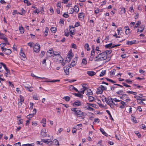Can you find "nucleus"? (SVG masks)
<instances>
[{"label":"nucleus","mask_w":146,"mask_h":146,"mask_svg":"<svg viewBox=\"0 0 146 146\" xmlns=\"http://www.w3.org/2000/svg\"><path fill=\"white\" fill-rule=\"evenodd\" d=\"M107 57V55L105 52H102L98 54L95 58V61H100L105 60Z\"/></svg>","instance_id":"nucleus-1"},{"label":"nucleus","mask_w":146,"mask_h":146,"mask_svg":"<svg viewBox=\"0 0 146 146\" xmlns=\"http://www.w3.org/2000/svg\"><path fill=\"white\" fill-rule=\"evenodd\" d=\"M71 110L75 113L79 117L84 116L86 113L83 112L80 110H77L76 108H72Z\"/></svg>","instance_id":"nucleus-2"},{"label":"nucleus","mask_w":146,"mask_h":146,"mask_svg":"<svg viewBox=\"0 0 146 146\" xmlns=\"http://www.w3.org/2000/svg\"><path fill=\"white\" fill-rule=\"evenodd\" d=\"M119 97L121 99L125 101L126 102H129L131 101L128 95L126 94H123L122 96H119Z\"/></svg>","instance_id":"nucleus-3"},{"label":"nucleus","mask_w":146,"mask_h":146,"mask_svg":"<svg viewBox=\"0 0 146 146\" xmlns=\"http://www.w3.org/2000/svg\"><path fill=\"white\" fill-rule=\"evenodd\" d=\"M104 99L106 103L108 105H110V104L111 105V104L116 105L113 102L112 99L111 97H109L107 98H105Z\"/></svg>","instance_id":"nucleus-4"},{"label":"nucleus","mask_w":146,"mask_h":146,"mask_svg":"<svg viewBox=\"0 0 146 146\" xmlns=\"http://www.w3.org/2000/svg\"><path fill=\"white\" fill-rule=\"evenodd\" d=\"M40 46L39 44L36 43L33 46L34 51L36 52H38L40 50Z\"/></svg>","instance_id":"nucleus-5"},{"label":"nucleus","mask_w":146,"mask_h":146,"mask_svg":"<svg viewBox=\"0 0 146 146\" xmlns=\"http://www.w3.org/2000/svg\"><path fill=\"white\" fill-rule=\"evenodd\" d=\"M54 61L59 63H61L62 61H63V59L60 55H59L57 56H55V58H53Z\"/></svg>","instance_id":"nucleus-6"},{"label":"nucleus","mask_w":146,"mask_h":146,"mask_svg":"<svg viewBox=\"0 0 146 146\" xmlns=\"http://www.w3.org/2000/svg\"><path fill=\"white\" fill-rule=\"evenodd\" d=\"M3 48L4 46H1V49L5 54L9 55L11 53V50L7 48Z\"/></svg>","instance_id":"nucleus-7"},{"label":"nucleus","mask_w":146,"mask_h":146,"mask_svg":"<svg viewBox=\"0 0 146 146\" xmlns=\"http://www.w3.org/2000/svg\"><path fill=\"white\" fill-rule=\"evenodd\" d=\"M120 44H116V45H114L113 46L112 44L111 43L109 44H107L105 45V47L106 48H114L115 47L118 46H120Z\"/></svg>","instance_id":"nucleus-8"},{"label":"nucleus","mask_w":146,"mask_h":146,"mask_svg":"<svg viewBox=\"0 0 146 146\" xmlns=\"http://www.w3.org/2000/svg\"><path fill=\"white\" fill-rule=\"evenodd\" d=\"M73 55L72 54L71 52H70V51L69 52V53L68 55L66 61H68V62H69L71 58H72Z\"/></svg>","instance_id":"nucleus-9"},{"label":"nucleus","mask_w":146,"mask_h":146,"mask_svg":"<svg viewBox=\"0 0 146 146\" xmlns=\"http://www.w3.org/2000/svg\"><path fill=\"white\" fill-rule=\"evenodd\" d=\"M20 55L21 56V58L22 60H26V58L24 52H23V51L22 49H21L20 50Z\"/></svg>","instance_id":"nucleus-10"},{"label":"nucleus","mask_w":146,"mask_h":146,"mask_svg":"<svg viewBox=\"0 0 146 146\" xmlns=\"http://www.w3.org/2000/svg\"><path fill=\"white\" fill-rule=\"evenodd\" d=\"M75 29L74 27H73V26H70L69 31L70 34L74 35L75 34Z\"/></svg>","instance_id":"nucleus-11"},{"label":"nucleus","mask_w":146,"mask_h":146,"mask_svg":"<svg viewBox=\"0 0 146 146\" xmlns=\"http://www.w3.org/2000/svg\"><path fill=\"white\" fill-rule=\"evenodd\" d=\"M86 85L85 84H82V86L83 87V88L81 89V91L80 92H80V93L82 94H83L84 93V91L86 90L87 89V88L85 86V85Z\"/></svg>","instance_id":"nucleus-12"},{"label":"nucleus","mask_w":146,"mask_h":146,"mask_svg":"<svg viewBox=\"0 0 146 146\" xmlns=\"http://www.w3.org/2000/svg\"><path fill=\"white\" fill-rule=\"evenodd\" d=\"M82 104L81 102L79 100H76L75 101L73 104V106H81Z\"/></svg>","instance_id":"nucleus-13"},{"label":"nucleus","mask_w":146,"mask_h":146,"mask_svg":"<svg viewBox=\"0 0 146 146\" xmlns=\"http://www.w3.org/2000/svg\"><path fill=\"white\" fill-rule=\"evenodd\" d=\"M3 67L7 72L5 73V75L7 77L10 74V70L8 69L6 65H4Z\"/></svg>","instance_id":"nucleus-14"},{"label":"nucleus","mask_w":146,"mask_h":146,"mask_svg":"<svg viewBox=\"0 0 146 146\" xmlns=\"http://www.w3.org/2000/svg\"><path fill=\"white\" fill-rule=\"evenodd\" d=\"M69 68L70 67H69V66H66L64 67L63 69L64 72L66 75H68L69 73Z\"/></svg>","instance_id":"nucleus-15"},{"label":"nucleus","mask_w":146,"mask_h":146,"mask_svg":"<svg viewBox=\"0 0 146 146\" xmlns=\"http://www.w3.org/2000/svg\"><path fill=\"white\" fill-rule=\"evenodd\" d=\"M47 132L45 129H43L41 131V135L43 137H46L47 136Z\"/></svg>","instance_id":"nucleus-16"},{"label":"nucleus","mask_w":146,"mask_h":146,"mask_svg":"<svg viewBox=\"0 0 146 146\" xmlns=\"http://www.w3.org/2000/svg\"><path fill=\"white\" fill-rule=\"evenodd\" d=\"M145 26L144 25H142L139 27L137 29V32H142L144 29Z\"/></svg>","instance_id":"nucleus-17"},{"label":"nucleus","mask_w":146,"mask_h":146,"mask_svg":"<svg viewBox=\"0 0 146 146\" xmlns=\"http://www.w3.org/2000/svg\"><path fill=\"white\" fill-rule=\"evenodd\" d=\"M138 43V42L137 41H136L135 40H134L131 41H127L126 43L127 44L131 45L132 44L137 43Z\"/></svg>","instance_id":"nucleus-18"},{"label":"nucleus","mask_w":146,"mask_h":146,"mask_svg":"<svg viewBox=\"0 0 146 146\" xmlns=\"http://www.w3.org/2000/svg\"><path fill=\"white\" fill-rule=\"evenodd\" d=\"M95 54V50L94 49V48H92V51L91 52V56L92 57L91 58H90V60H92V58L94 57V56Z\"/></svg>","instance_id":"nucleus-19"},{"label":"nucleus","mask_w":146,"mask_h":146,"mask_svg":"<svg viewBox=\"0 0 146 146\" xmlns=\"http://www.w3.org/2000/svg\"><path fill=\"white\" fill-rule=\"evenodd\" d=\"M103 91L102 89L100 87H99L97 88V91L96 92V94H101L103 93Z\"/></svg>","instance_id":"nucleus-20"},{"label":"nucleus","mask_w":146,"mask_h":146,"mask_svg":"<svg viewBox=\"0 0 146 146\" xmlns=\"http://www.w3.org/2000/svg\"><path fill=\"white\" fill-rule=\"evenodd\" d=\"M87 74L90 76H93L96 74V73L93 71H88Z\"/></svg>","instance_id":"nucleus-21"},{"label":"nucleus","mask_w":146,"mask_h":146,"mask_svg":"<svg viewBox=\"0 0 146 146\" xmlns=\"http://www.w3.org/2000/svg\"><path fill=\"white\" fill-rule=\"evenodd\" d=\"M87 91L86 93V94L87 95H92L93 94V92H92L91 90L90 89H88L87 88L86 90Z\"/></svg>","instance_id":"nucleus-22"},{"label":"nucleus","mask_w":146,"mask_h":146,"mask_svg":"<svg viewBox=\"0 0 146 146\" xmlns=\"http://www.w3.org/2000/svg\"><path fill=\"white\" fill-rule=\"evenodd\" d=\"M25 88L26 90L29 92H32L33 91L32 87L30 86H25Z\"/></svg>","instance_id":"nucleus-23"},{"label":"nucleus","mask_w":146,"mask_h":146,"mask_svg":"<svg viewBox=\"0 0 146 146\" xmlns=\"http://www.w3.org/2000/svg\"><path fill=\"white\" fill-rule=\"evenodd\" d=\"M87 63L86 58H84L82 60L81 64L82 65H86Z\"/></svg>","instance_id":"nucleus-24"},{"label":"nucleus","mask_w":146,"mask_h":146,"mask_svg":"<svg viewBox=\"0 0 146 146\" xmlns=\"http://www.w3.org/2000/svg\"><path fill=\"white\" fill-rule=\"evenodd\" d=\"M0 38L1 39H3L6 43L8 42L7 38L5 37L4 35L3 34L1 35V36L0 37Z\"/></svg>","instance_id":"nucleus-25"},{"label":"nucleus","mask_w":146,"mask_h":146,"mask_svg":"<svg viewBox=\"0 0 146 146\" xmlns=\"http://www.w3.org/2000/svg\"><path fill=\"white\" fill-rule=\"evenodd\" d=\"M70 89L72 90H74L77 92H79L78 90L72 85L70 86L69 87Z\"/></svg>","instance_id":"nucleus-26"},{"label":"nucleus","mask_w":146,"mask_h":146,"mask_svg":"<svg viewBox=\"0 0 146 146\" xmlns=\"http://www.w3.org/2000/svg\"><path fill=\"white\" fill-rule=\"evenodd\" d=\"M120 104H121V105L120 106L119 108H124L125 107V102L123 101H121Z\"/></svg>","instance_id":"nucleus-27"},{"label":"nucleus","mask_w":146,"mask_h":146,"mask_svg":"<svg viewBox=\"0 0 146 146\" xmlns=\"http://www.w3.org/2000/svg\"><path fill=\"white\" fill-rule=\"evenodd\" d=\"M131 119L133 122H134L135 123H137V122L135 119V117L133 115H131Z\"/></svg>","instance_id":"nucleus-28"},{"label":"nucleus","mask_w":146,"mask_h":146,"mask_svg":"<svg viewBox=\"0 0 146 146\" xmlns=\"http://www.w3.org/2000/svg\"><path fill=\"white\" fill-rule=\"evenodd\" d=\"M76 62L75 61H73L71 62V64L69 65V67L70 68H71L72 67L74 66H75L76 64Z\"/></svg>","instance_id":"nucleus-29"},{"label":"nucleus","mask_w":146,"mask_h":146,"mask_svg":"<svg viewBox=\"0 0 146 146\" xmlns=\"http://www.w3.org/2000/svg\"><path fill=\"white\" fill-rule=\"evenodd\" d=\"M24 97L21 95H20V99H19L18 102H23L24 101Z\"/></svg>","instance_id":"nucleus-30"},{"label":"nucleus","mask_w":146,"mask_h":146,"mask_svg":"<svg viewBox=\"0 0 146 146\" xmlns=\"http://www.w3.org/2000/svg\"><path fill=\"white\" fill-rule=\"evenodd\" d=\"M85 48L88 51H89L90 50V48L89 47V46L88 44L86 43L85 44Z\"/></svg>","instance_id":"nucleus-31"},{"label":"nucleus","mask_w":146,"mask_h":146,"mask_svg":"<svg viewBox=\"0 0 146 146\" xmlns=\"http://www.w3.org/2000/svg\"><path fill=\"white\" fill-rule=\"evenodd\" d=\"M53 53L54 55L53 56V58H55V56H57L59 55H60V52H58L56 51H53Z\"/></svg>","instance_id":"nucleus-32"},{"label":"nucleus","mask_w":146,"mask_h":146,"mask_svg":"<svg viewBox=\"0 0 146 146\" xmlns=\"http://www.w3.org/2000/svg\"><path fill=\"white\" fill-rule=\"evenodd\" d=\"M41 141L44 142V143H49L51 141L49 139H41Z\"/></svg>","instance_id":"nucleus-33"},{"label":"nucleus","mask_w":146,"mask_h":146,"mask_svg":"<svg viewBox=\"0 0 146 146\" xmlns=\"http://www.w3.org/2000/svg\"><path fill=\"white\" fill-rule=\"evenodd\" d=\"M123 90H120L116 92V93L117 95H119V96H121L123 94Z\"/></svg>","instance_id":"nucleus-34"},{"label":"nucleus","mask_w":146,"mask_h":146,"mask_svg":"<svg viewBox=\"0 0 146 146\" xmlns=\"http://www.w3.org/2000/svg\"><path fill=\"white\" fill-rule=\"evenodd\" d=\"M74 95L76 96L81 98H82L83 97V96L80 92L78 93H75Z\"/></svg>","instance_id":"nucleus-35"},{"label":"nucleus","mask_w":146,"mask_h":146,"mask_svg":"<svg viewBox=\"0 0 146 146\" xmlns=\"http://www.w3.org/2000/svg\"><path fill=\"white\" fill-rule=\"evenodd\" d=\"M100 131L104 135L106 136H107L108 135V134L105 131L104 129L100 128Z\"/></svg>","instance_id":"nucleus-36"},{"label":"nucleus","mask_w":146,"mask_h":146,"mask_svg":"<svg viewBox=\"0 0 146 146\" xmlns=\"http://www.w3.org/2000/svg\"><path fill=\"white\" fill-rule=\"evenodd\" d=\"M84 16V15L83 13H80L78 15V17L79 18L82 19L83 18Z\"/></svg>","instance_id":"nucleus-37"},{"label":"nucleus","mask_w":146,"mask_h":146,"mask_svg":"<svg viewBox=\"0 0 146 146\" xmlns=\"http://www.w3.org/2000/svg\"><path fill=\"white\" fill-rule=\"evenodd\" d=\"M88 99L89 102H92L94 100V98L93 97L90 96L88 97Z\"/></svg>","instance_id":"nucleus-38"},{"label":"nucleus","mask_w":146,"mask_h":146,"mask_svg":"<svg viewBox=\"0 0 146 146\" xmlns=\"http://www.w3.org/2000/svg\"><path fill=\"white\" fill-rule=\"evenodd\" d=\"M53 143L56 145L58 146H59V144L58 141L56 139H55L53 141Z\"/></svg>","instance_id":"nucleus-39"},{"label":"nucleus","mask_w":146,"mask_h":146,"mask_svg":"<svg viewBox=\"0 0 146 146\" xmlns=\"http://www.w3.org/2000/svg\"><path fill=\"white\" fill-rule=\"evenodd\" d=\"M4 65H6V64H4L2 62H0V72H3V70L2 68V66H3V67Z\"/></svg>","instance_id":"nucleus-40"},{"label":"nucleus","mask_w":146,"mask_h":146,"mask_svg":"<svg viewBox=\"0 0 146 146\" xmlns=\"http://www.w3.org/2000/svg\"><path fill=\"white\" fill-rule=\"evenodd\" d=\"M99 47L98 46H97L96 48V53L97 54H99L101 53V51L100 50H99Z\"/></svg>","instance_id":"nucleus-41"},{"label":"nucleus","mask_w":146,"mask_h":146,"mask_svg":"<svg viewBox=\"0 0 146 146\" xmlns=\"http://www.w3.org/2000/svg\"><path fill=\"white\" fill-rule=\"evenodd\" d=\"M106 112L108 113V114L110 115V119L112 120V121H113V119L112 117V116L110 113V111L109 110H106Z\"/></svg>","instance_id":"nucleus-42"},{"label":"nucleus","mask_w":146,"mask_h":146,"mask_svg":"<svg viewBox=\"0 0 146 146\" xmlns=\"http://www.w3.org/2000/svg\"><path fill=\"white\" fill-rule=\"evenodd\" d=\"M17 117L19 119V121L18 122V125H20V124H22L23 123V120L22 119H21L20 117L17 116Z\"/></svg>","instance_id":"nucleus-43"},{"label":"nucleus","mask_w":146,"mask_h":146,"mask_svg":"<svg viewBox=\"0 0 146 146\" xmlns=\"http://www.w3.org/2000/svg\"><path fill=\"white\" fill-rule=\"evenodd\" d=\"M126 92L129 94H132L134 95H136L137 94L136 92H133V91H127Z\"/></svg>","instance_id":"nucleus-44"},{"label":"nucleus","mask_w":146,"mask_h":146,"mask_svg":"<svg viewBox=\"0 0 146 146\" xmlns=\"http://www.w3.org/2000/svg\"><path fill=\"white\" fill-rule=\"evenodd\" d=\"M49 31V29L48 27H46L45 28L44 33H46V34H45V36H46L47 35L48 32Z\"/></svg>","instance_id":"nucleus-45"},{"label":"nucleus","mask_w":146,"mask_h":146,"mask_svg":"<svg viewBox=\"0 0 146 146\" xmlns=\"http://www.w3.org/2000/svg\"><path fill=\"white\" fill-rule=\"evenodd\" d=\"M85 108L87 109L90 111H93L94 110V109L90 107V106L88 105H87L85 106Z\"/></svg>","instance_id":"nucleus-46"},{"label":"nucleus","mask_w":146,"mask_h":146,"mask_svg":"<svg viewBox=\"0 0 146 146\" xmlns=\"http://www.w3.org/2000/svg\"><path fill=\"white\" fill-rule=\"evenodd\" d=\"M141 24V22L139 21H138L137 22V23H136L135 26L134 27V28H135L138 27L139 25Z\"/></svg>","instance_id":"nucleus-47"},{"label":"nucleus","mask_w":146,"mask_h":146,"mask_svg":"<svg viewBox=\"0 0 146 146\" xmlns=\"http://www.w3.org/2000/svg\"><path fill=\"white\" fill-rule=\"evenodd\" d=\"M19 29L20 31V32L22 34H23L24 33V29L23 27L21 26L19 27Z\"/></svg>","instance_id":"nucleus-48"},{"label":"nucleus","mask_w":146,"mask_h":146,"mask_svg":"<svg viewBox=\"0 0 146 146\" xmlns=\"http://www.w3.org/2000/svg\"><path fill=\"white\" fill-rule=\"evenodd\" d=\"M23 2L25 3H26L27 6H29L31 5V3L28 0H24Z\"/></svg>","instance_id":"nucleus-49"},{"label":"nucleus","mask_w":146,"mask_h":146,"mask_svg":"<svg viewBox=\"0 0 146 146\" xmlns=\"http://www.w3.org/2000/svg\"><path fill=\"white\" fill-rule=\"evenodd\" d=\"M34 144L33 143H30V144H23L21 146H34Z\"/></svg>","instance_id":"nucleus-50"},{"label":"nucleus","mask_w":146,"mask_h":146,"mask_svg":"<svg viewBox=\"0 0 146 146\" xmlns=\"http://www.w3.org/2000/svg\"><path fill=\"white\" fill-rule=\"evenodd\" d=\"M50 30L52 32L55 33L56 31V28L55 27H52L51 28Z\"/></svg>","instance_id":"nucleus-51"},{"label":"nucleus","mask_w":146,"mask_h":146,"mask_svg":"<svg viewBox=\"0 0 146 146\" xmlns=\"http://www.w3.org/2000/svg\"><path fill=\"white\" fill-rule=\"evenodd\" d=\"M130 33L131 31L130 29L126 30L125 31V34L128 35H130Z\"/></svg>","instance_id":"nucleus-52"},{"label":"nucleus","mask_w":146,"mask_h":146,"mask_svg":"<svg viewBox=\"0 0 146 146\" xmlns=\"http://www.w3.org/2000/svg\"><path fill=\"white\" fill-rule=\"evenodd\" d=\"M73 9L74 11L77 13L79 11V8L77 6L75 5Z\"/></svg>","instance_id":"nucleus-53"},{"label":"nucleus","mask_w":146,"mask_h":146,"mask_svg":"<svg viewBox=\"0 0 146 146\" xmlns=\"http://www.w3.org/2000/svg\"><path fill=\"white\" fill-rule=\"evenodd\" d=\"M106 72V70H102V72H101L100 74L99 75L101 77L104 76Z\"/></svg>","instance_id":"nucleus-54"},{"label":"nucleus","mask_w":146,"mask_h":146,"mask_svg":"<svg viewBox=\"0 0 146 146\" xmlns=\"http://www.w3.org/2000/svg\"><path fill=\"white\" fill-rule=\"evenodd\" d=\"M63 99L67 102L69 101L70 100V98L68 96L64 97Z\"/></svg>","instance_id":"nucleus-55"},{"label":"nucleus","mask_w":146,"mask_h":146,"mask_svg":"<svg viewBox=\"0 0 146 146\" xmlns=\"http://www.w3.org/2000/svg\"><path fill=\"white\" fill-rule=\"evenodd\" d=\"M137 103L138 104H145L144 102L142 101V99H139V100H138L137 101Z\"/></svg>","instance_id":"nucleus-56"},{"label":"nucleus","mask_w":146,"mask_h":146,"mask_svg":"<svg viewBox=\"0 0 146 146\" xmlns=\"http://www.w3.org/2000/svg\"><path fill=\"white\" fill-rule=\"evenodd\" d=\"M125 12V9L124 7H122L121 8V12L122 14H124Z\"/></svg>","instance_id":"nucleus-57"},{"label":"nucleus","mask_w":146,"mask_h":146,"mask_svg":"<svg viewBox=\"0 0 146 146\" xmlns=\"http://www.w3.org/2000/svg\"><path fill=\"white\" fill-rule=\"evenodd\" d=\"M116 70L115 69H113L110 72V74L111 75H114L115 72Z\"/></svg>","instance_id":"nucleus-58"},{"label":"nucleus","mask_w":146,"mask_h":146,"mask_svg":"<svg viewBox=\"0 0 146 146\" xmlns=\"http://www.w3.org/2000/svg\"><path fill=\"white\" fill-rule=\"evenodd\" d=\"M34 115L32 113H30L27 115V117L29 119L31 118L34 116Z\"/></svg>","instance_id":"nucleus-59"},{"label":"nucleus","mask_w":146,"mask_h":146,"mask_svg":"<svg viewBox=\"0 0 146 146\" xmlns=\"http://www.w3.org/2000/svg\"><path fill=\"white\" fill-rule=\"evenodd\" d=\"M117 33L118 35H121V34L120 33V31H122V28L121 27L119 28L118 29H117Z\"/></svg>","instance_id":"nucleus-60"},{"label":"nucleus","mask_w":146,"mask_h":146,"mask_svg":"<svg viewBox=\"0 0 146 146\" xmlns=\"http://www.w3.org/2000/svg\"><path fill=\"white\" fill-rule=\"evenodd\" d=\"M71 48H74L75 49H76L77 48L76 46V44L72 43L71 44Z\"/></svg>","instance_id":"nucleus-61"},{"label":"nucleus","mask_w":146,"mask_h":146,"mask_svg":"<svg viewBox=\"0 0 146 146\" xmlns=\"http://www.w3.org/2000/svg\"><path fill=\"white\" fill-rule=\"evenodd\" d=\"M125 81L128 84H131L132 83V81L129 79H126L125 80Z\"/></svg>","instance_id":"nucleus-62"},{"label":"nucleus","mask_w":146,"mask_h":146,"mask_svg":"<svg viewBox=\"0 0 146 146\" xmlns=\"http://www.w3.org/2000/svg\"><path fill=\"white\" fill-rule=\"evenodd\" d=\"M112 52V50L110 49L109 50H106L105 52H105L106 53V54L108 55V53L109 54H110Z\"/></svg>","instance_id":"nucleus-63"},{"label":"nucleus","mask_w":146,"mask_h":146,"mask_svg":"<svg viewBox=\"0 0 146 146\" xmlns=\"http://www.w3.org/2000/svg\"><path fill=\"white\" fill-rule=\"evenodd\" d=\"M21 143L20 142H19L15 144L13 146H21Z\"/></svg>","instance_id":"nucleus-64"}]
</instances>
